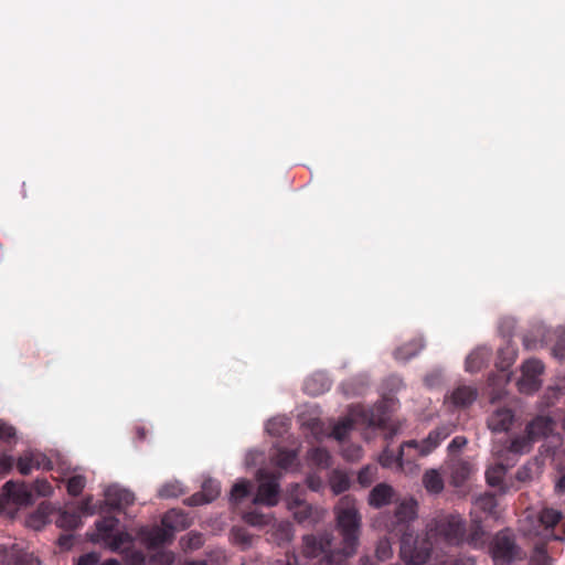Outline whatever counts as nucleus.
<instances>
[{"label": "nucleus", "mask_w": 565, "mask_h": 565, "mask_svg": "<svg viewBox=\"0 0 565 565\" xmlns=\"http://www.w3.org/2000/svg\"><path fill=\"white\" fill-rule=\"evenodd\" d=\"M551 539L554 541L565 542V524L562 525V533H552Z\"/></svg>", "instance_id": "61"}, {"label": "nucleus", "mask_w": 565, "mask_h": 565, "mask_svg": "<svg viewBox=\"0 0 565 565\" xmlns=\"http://www.w3.org/2000/svg\"><path fill=\"white\" fill-rule=\"evenodd\" d=\"M202 493L210 502L214 501L221 492L220 483L214 479H207L202 483Z\"/></svg>", "instance_id": "40"}, {"label": "nucleus", "mask_w": 565, "mask_h": 565, "mask_svg": "<svg viewBox=\"0 0 565 565\" xmlns=\"http://www.w3.org/2000/svg\"><path fill=\"white\" fill-rule=\"evenodd\" d=\"M489 360L487 350L478 349L472 351L466 359V371L475 373L480 371Z\"/></svg>", "instance_id": "22"}, {"label": "nucleus", "mask_w": 565, "mask_h": 565, "mask_svg": "<svg viewBox=\"0 0 565 565\" xmlns=\"http://www.w3.org/2000/svg\"><path fill=\"white\" fill-rule=\"evenodd\" d=\"M467 444V439L463 436H456L448 445V450L455 452L463 448Z\"/></svg>", "instance_id": "53"}, {"label": "nucleus", "mask_w": 565, "mask_h": 565, "mask_svg": "<svg viewBox=\"0 0 565 565\" xmlns=\"http://www.w3.org/2000/svg\"><path fill=\"white\" fill-rule=\"evenodd\" d=\"M330 488L334 494H341L350 487L349 477L339 470H334L330 476Z\"/></svg>", "instance_id": "27"}, {"label": "nucleus", "mask_w": 565, "mask_h": 565, "mask_svg": "<svg viewBox=\"0 0 565 565\" xmlns=\"http://www.w3.org/2000/svg\"><path fill=\"white\" fill-rule=\"evenodd\" d=\"M174 558V553L171 551H158L149 557L148 565H172Z\"/></svg>", "instance_id": "38"}, {"label": "nucleus", "mask_w": 565, "mask_h": 565, "mask_svg": "<svg viewBox=\"0 0 565 565\" xmlns=\"http://www.w3.org/2000/svg\"><path fill=\"white\" fill-rule=\"evenodd\" d=\"M81 516L76 512L64 511L60 514L56 524L66 530H74L81 525Z\"/></svg>", "instance_id": "30"}, {"label": "nucleus", "mask_w": 565, "mask_h": 565, "mask_svg": "<svg viewBox=\"0 0 565 565\" xmlns=\"http://www.w3.org/2000/svg\"><path fill=\"white\" fill-rule=\"evenodd\" d=\"M74 537L72 534H63L58 537V545L63 550H70L73 546Z\"/></svg>", "instance_id": "57"}, {"label": "nucleus", "mask_w": 565, "mask_h": 565, "mask_svg": "<svg viewBox=\"0 0 565 565\" xmlns=\"http://www.w3.org/2000/svg\"><path fill=\"white\" fill-rule=\"evenodd\" d=\"M47 510H49V505H46L45 503H42L38 508L35 513L31 516V520L38 521L40 523H44L45 522V518L47 515Z\"/></svg>", "instance_id": "54"}, {"label": "nucleus", "mask_w": 565, "mask_h": 565, "mask_svg": "<svg viewBox=\"0 0 565 565\" xmlns=\"http://www.w3.org/2000/svg\"><path fill=\"white\" fill-rule=\"evenodd\" d=\"M330 381L323 374H313L305 382V391L310 395H320L330 388Z\"/></svg>", "instance_id": "20"}, {"label": "nucleus", "mask_w": 565, "mask_h": 565, "mask_svg": "<svg viewBox=\"0 0 565 565\" xmlns=\"http://www.w3.org/2000/svg\"><path fill=\"white\" fill-rule=\"evenodd\" d=\"M162 525L174 534L175 531L188 529L191 525V520L184 511L171 509L163 515Z\"/></svg>", "instance_id": "15"}, {"label": "nucleus", "mask_w": 565, "mask_h": 565, "mask_svg": "<svg viewBox=\"0 0 565 565\" xmlns=\"http://www.w3.org/2000/svg\"><path fill=\"white\" fill-rule=\"evenodd\" d=\"M258 488L253 499L254 504L275 507L279 501L280 487L278 478L273 473L258 471Z\"/></svg>", "instance_id": "7"}, {"label": "nucleus", "mask_w": 565, "mask_h": 565, "mask_svg": "<svg viewBox=\"0 0 565 565\" xmlns=\"http://www.w3.org/2000/svg\"><path fill=\"white\" fill-rule=\"evenodd\" d=\"M99 562V555L95 552L86 553L81 555L77 559L76 565H97Z\"/></svg>", "instance_id": "51"}, {"label": "nucleus", "mask_w": 565, "mask_h": 565, "mask_svg": "<svg viewBox=\"0 0 565 565\" xmlns=\"http://www.w3.org/2000/svg\"><path fill=\"white\" fill-rule=\"evenodd\" d=\"M416 516L417 502L412 498L403 500L396 508L395 522L391 529V533L401 535L399 542L405 535H407V533H412L413 540H420L418 536H415L414 530L411 525V522H413Z\"/></svg>", "instance_id": "6"}, {"label": "nucleus", "mask_w": 565, "mask_h": 565, "mask_svg": "<svg viewBox=\"0 0 565 565\" xmlns=\"http://www.w3.org/2000/svg\"><path fill=\"white\" fill-rule=\"evenodd\" d=\"M486 539L487 533L483 530L480 519L473 518L469 526H467L465 543L473 548H480L484 545Z\"/></svg>", "instance_id": "17"}, {"label": "nucleus", "mask_w": 565, "mask_h": 565, "mask_svg": "<svg viewBox=\"0 0 565 565\" xmlns=\"http://www.w3.org/2000/svg\"><path fill=\"white\" fill-rule=\"evenodd\" d=\"M30 489L38 497H50L53 493V488L46 479H36Z\"/></svg>", "instance_id": "44"}, {"label": "nucleus", "mask_w": 565, "mask_h": 565, "mask_svg": "<svg viewBox=\"0 0 565 565\" xmlns=\"http://www.w3.org/2000/svg\"><path fill=\"white\" fill-rule=\"evenodd\" d=\"M508 445V450L515 455H523L531 450L532 445L534 443L533 438L525 433L524 435H519L511 438Z\"/></svg>", "instance_id": "23"}, {"label": "nucleus", "mask_w": 565, "mask_h": 565, "mask_svg": "<svg viewBox=\"0 0 565 565\" xmlns=\"http://www.w3.org/2000/svg\"><path fill=\"white\" fill-rule=\"evenodd\" d=\"M86 486V478L82 475H75L67 479L66 490L72 497H77L82 493Z\"/></svg>", "instance_id": "37"}, {"label": "nucleus", "mask_w": 565, "mask_h": 565, "mask_svg": "<svg viewBox=\"0 0 565 565\" xmlns=\"http://www.w3.org/2000/svg\"><path fill=\"white\" fill-rule=\"evenodd\" d=\"M516 478L521 481H524L526 479V472L525 470H519L516 473Z\"/></svg>", "instance_id": "63"}, {"label": "nucleus", "mask_w": 565, "mask_h": 565, "mask_svg": "<svg viewBox=\"0 0 565 565\" xmlns=\"http://www.w3.org/2000/svg\"><path fill=\"white\" fill-rule=\"evenodd\" d=\"M296 461V452L294 450L280 449L276 456V463L282 469L290 468Z\"/></svg>", "instance_id": "41"}, {"label": "nucleus", "mask_w": 565, "mask_h": 565, "mask_svg": "<svg viewBox=\"0 0 565 565\" xmlns=\"http://www.w3.org/2000/svg\"><path fill=\"white\" fill-rule=\"evenodd\" d=\"M451 565H476V559L472 556L459 557Z\"/></svg>", "instance_id": "58"}, {"label": "nucleus", "mask_w": 565, "mask_h": 565, "mask_svg": "<svg viewBox=\"0 0 565 565\" xmlns=\"http://www.w3.org/2000/svg\"><path fill=\"white\" fill-rule=\"evenodd\" d=\"M394 497V489L387 483L376 484L369 494V504L373 508L380 509L392 502Z\"/></svg>", "instance_id": "16"}, {"label": "nucleus", "mask_w": 565, "mask_h": 565, "mask_svg": "<svg viewBox=\"0 0 565 565\" xmlns=\"http://www.w3.org/2000/svg\"><path fill=\"white\" fill-rule=\"evenodd\" d=\"M375 554L379 561H386L393 555V550L388 540L384 539L377 543Z\"/></svg>", "instance_id": "46"}, {"label": "nucleus", "mask_w": 565, "mask_h": 565, "mask_svg": "<svg viewBox=\"0 0 565 565\" xmlns=\"http://www.w3.org/2000/svg\"><path fill=\"white\" fill-rule=\"evenodd\" d=\"M450 434L451 429L448 426L437 427L422 441L413 439L403 443L397 457L393 452L385 450L380 457V462L383 467H392L396 463L399 468L405 463H413L418 457L433 452Z\"/></svg>", "instance_id": "2"}, {"label": "nucleus", "mask_w": 565, "mask_h": 565, "mask_svg": "<svg viewBox=\"0 0 565 565\" xmlns=\"http://www.w3.org/2000/svg\"><path fill=\"white\" fill-rule=\"evenodd\" d=\"M353 428V422L349 418L338 423L333 430L332 435L338 440H343L349 435L350 430Z\"/></svg>", "instance_id": "45"}, {"label": "nucleus", "mask_w": 565, "mask_h": 565, "mask_svg": "<svg viewBox=\"0 0 565 565\" xmlns=\"http://www.w3.org/2000/svg\"><path fill=\"white\" fill-rule=\"evenodd\" d=\"M183 493L182 484L178 481L167 482L158 490V497L161 499L178 498Z\"/></svg>", "instance_id": "35"}, {"label": "nucleus", "mask_w": 565, "mask_h": 565, "mask_svg": "<svg viewBox=\"0 0 565 565\" xmlns=\"http://www.w3.org/2000/svg\"><path fill=\"white\" fill-rule=\"evenodd\" d=\"M423 484L430 493L437 494L444 490V479L436 469H429L424 473Z\"/></svg>", "instance_id": "24"}, {"label": "nucleus", "mask_w": 565, "mask_h": 565, "mask_svg": "<svg viewBox=\"0 0 565 565\" xmlns=\"http://www.w3.org/2000/svg\"><path fill=\"white\" fill-rule=\"evenodd\" d=\"M271 529H273V539L278 545L288 543L292 540L294 530H292V524L290 522H286V521L274 522L271 525Z\"/></svg>", "instance_id": "21"}, {"label": "nucleus", "mask_w": 565, "mask_h": 565, "mask_svg": "<svg viewBox=\"0 0 565 565\" xmlns=\"http://www.w3.org/2000/svg\"><path fill=\"white\" fill-rule=\"evenodd\" d=\"M514 422V414L512 409L501 407L494 411L488 418V427L493 433L508 431Z\"/></svg>", "instance_id": "12"}, {"label": "nucleus", "mask_w": 565, "mask_h": 565, "mask_svg": "<svg viewBox=\"0 0 565 565\" xmlns=\"http://www.w3.org/2000/svg\"><path fill=\"white\" fill-rule=\"evenodd\" d=\"M252 482L245 479L237 481L232 490L230 500L234 503H238L250 494L252 491Z\"/></svg>", "instance_id": "28"}, {"label": "nucleus", "mask_w": 565, "mask_h": 565, "mask_svg": "<svg viewBox=\"0 0 565 565\" xmlns=\"http://www.w3.org/2000/svg\"><path fill=\"white\" fill-rule=\"evenodd\" d=\"M15 437V429L8 423L0 420V439L9 441Z\"/></svg>", "instance_id": "50"}, {"label": "nucleus", "mask_w": 565, "mask_h": 565, "mask_svg": "<svg viewBox=\"0 0 565 565\" xmlns=\"http://www.w3.org/2000/svg\"><path fill=\"white\" fill-rule=\"evenodd\" d=\"M376 466H366L358 473V481L362 487H369L375 479Z\"/></svg>", "instance_id": "43"}, {"label": "nucleus", "mask_w": 565, "mask_h": 565, "mask_svg": "<svg viewBox=\"0 0 565 565\" xmlns=\"http://www.w3.org/2000/svg\"><path fill=\"white\" fill-rule=\"evenodd\" d=\"M180 544L184 551L199 550L204 544V537L201 533L190 532L181 539Z\"/></svg>", "instance_id": "34"}, {"label": "nucleus", "mask_w": 565, "mask_h": 565, "mask_svg": "<svg viewBox=\"0 0 565 565\" xmlns=\"http://www.w3.org/2000/svg\"><path fill=\"white\" fill-rule=\"evenodd\" d=\"M105 501L113 510L122 511L135 502V494L114 484L105 490Z\"/></svg>", "instance_id": "10"}, {"label": "nucleus", "mask_w": 565, "mask_h": 565, "mask_svg": "<svg viewBox=\"0 0 565 565\" xmlns=\"http://www.w3.org/2000/svg\"><path fill=\"white\" fill-rule=\"evenodd\" d=\"M119 520L115 516H105L96 522L97 532L90 536L94 543H103L113 552L119 551L124 545L130 544L132 537L129 533L117 531Z\"/></svg>", "instance_id": "4"}, {"label": "nucleus", "mask_w": 565, "mask_h": 565, "mask_svg": "<svg viewBox=\"0 0 565 565\" xmlns=\"http://www.w3.org/2000/svg\"><path fill=\"white\" fill-rule=\"evenodd\" d=\"M507 469L502 463L490 467L486 472V479L489 486L498 487L502 483Z\"/></svg>", "instance_id": "33"}, {"label": "nucleus", "mask_w": 565, "mask_h": 565, "mask_svg": "<svg viewBox=\"0 0 565 565\" xmlns=\"http://www.w3.org/2000/svg\"><path fill=\"white\" fill-rule=\"evenodd\" d=\"M127 565H148L146 555L141 551H130L126 554Z\"/></svg>", "instance_id": "47"}, {"label": "nucleus", "mask_w": 565, "mask_h": 565, "mask_svg": "<svg viewBox=\"0 0 565 565\" xmlns=\"http://www.w3.org/2000/svg\"><path fill=\"white\" fill-rule=\"evenodd\" d=\"M32 456L34 458L33 466L34 469H44V470H51L52 469V461L43 454L32 451Z\"/></svg>", "instance_id": "48"}, {"label": "nucleus", "mask_w": 565, "mask_h": 565, "mask_svg": "<svg viewBox=\"0 0 565 565\" xmlns=\"http://www.w3.org/2000/svg\"><path fill=\"white\" fill-rule=\"evenodd\" d=\"M183 565H207L206 561H189L185 562Z\"/></svg>", "instance_id": "62"}, {"label": "nucleus", "mask_w": 565, "mask_h": 565, "mask_svg": "<svg viewBox=\"0 0 565 565\" xmlns=\"http://www.w3.org/2000/svg\"><path fill=\"white\" fill-rule=\"evenodd\" d=\"M424 347L425 344L422 338L413 339L409 342L398 347L394 351V358L398 361L406 362L416 356L424 349Z\"/></svg>", "instance_id": "18"}, {"label": "nucleus", "mask_w": 565, "mask_h": 565, "mask_svg": "<svg viewBox=\"0 0 565 565\" xmlns=\"http://www.w3.org/2000/svg\"><path fill=\"white\" fill-rule=\"evenodd\" d=\"M173 535L174 534L171 532L170 529L164 527L162 525L161 527H154L151 531H149L147 540L150 546L157 547L171 542L173 540Z\"/></svg>", "instance_id": "25"}, {"label": "nucleus", "mask_w": 565, "mask_h": 565, "mask_svg": "<svg viewBox=\"0 0 565 565\" xmlns=\"http://www.w3.org/2000/svg\"><path fill=\"white\" fill-rule=\"evenodd\" d=\"M102 565H120L117 559H108L104 562Z\"/></svg>", "instance_id": "64"}, {"label": "nucleus", "mask_w": 565, "mask_h": 565, "mask_svg": "<svg viewBox=\"0 0 565 565\" xmlns=\"http://www.w3.org/2000/svg\"><path fill=\"white\" fill-rule=\"evenodd\" d=\"M477 398V390L472 386H458L451 394V401L456 406L466 407Z\"/></svg>", "instance_id": "19"}, {"label": "nucleus", "mask_w": 565, "mask_h": 565, "mask_svg": "<svg viewBox=\"0 0 565 565\" xmlns=\"http://www.w3.org/2000/svg\"><path fill=\"white\" fill-rule=\"evenodd\" d=\"M235 539L237 542L249 545L252 543V536L244 530H236L235 531Z\"/></svg>", "instance_id": "56"}, {"label": "nucleus", "mask_w": 565, "mask_h": 565, "mask_svg": "<svg viewBox=\"0 0 565 565\" xmlns=\"http://www.w3.org/2000/svg\"><path fill=\"white\" fill-rule=\"evenodd\" d=\"M562 518L563 515L561 511L553 508H544L536 516L537 527L534 526L533 529H530L529 533L539 535L541 534V527L544 531L553 530L561 522Z\"/></svg>", "instance_id": "13"}, {"label": "nucleus", "mask_w": 565, "mask_h": 565, "mask_svg": "<svg viewBox=\"0 0 565 565\" xmlns=\"http://www.w3.org/2000/svg\"><path fill=\"white\" fill-rule=\"evenodd\" d=\"M289 509L294 510V516L300 523L310 520L313 512V509L310 504L305 503L298 499L289 502Z\"/></svg>", "instance_id": "26"}, {"label": "nucleus", "mask_w": 565, "mask_h": 565, "mask_svg": "<svg viewBox=\"0 0 565 565\" xmlns=\"http://www.w3.org/2000/svg\"><path fill=\"white\" fill-rule=\"evenodd\" d=\"M555 423L547 416H537L526 427L527 433L534 441L548 436L554 429Z\"/></svg>", "instance_id": "14"}, {"label": "nucleus", "mask_w": 565, "mask_h": 565, "mask_svg": "<svg viewBox=\"0 0 565 565\" xmlns=\"http://www.w3.org/2000/svg\"><path fill=\"white\" fill-rule=\"evenodd\" d=\"M337 527L342 536V547L332 548L333 536L330 532L308 534L302 539L306 557H322L321 565H347V559L355 554L359 545L361 515L355 499L344 495L335 507Z\"/></svg>", "instance_id": "1"}, {"label": "nucleus", "mask_w": 565, "mask_h": 565, "mask_svg": "<svg viewBox=\"0 0 565 565\" xmlns=\"http://www.w3.org/2000/svg\"><path fill=\"white\" fill-rule=\"evenodd\" d=\"M515 361V353L510 349H501L498 352L497 366L501 371L508 370Z\"/></svg>", "instance_id": "39"}, {"label": "nucleus", "mask_w": 565, "mask_h": 565, "mask_svg": "<svg viewBox=\"0 0 565 565\" xmlns=\"http://www.w3.org/2000/svg\"><path fill=\"white\" fill-rule=\"evenodd\" d=\"M32 451H28L20 456L17 461V468L23 476H28L34 469Z\"/></svg>", "instance_id": "42"}, {"label": "nucleus", "mask_w": 565, "mask_h": 565, "mask_svg": "<svg viewBox=\"0 0 565 565\" xmlns=\"http://www.w3.org/2000/svg\"><path fill=\"white\" fill-rule=\"evenodd\" d=\"M0 554L2 562L8 565H41L38 557L31 553L23 552L17 544L10 547L1 546Z\"/></svg>", "instance_id": "11"}, {"label": "nucleus", "mask_w": 565, "mask_h": 565, "mask_svg": "<svg viewBox=\"0 0 565 565\" xmlns=\"http://www.w3.org/2000/svg\"><path fill=\"white\" fill-rule=\"evenodd\" d=\"M2 495L8 502L17 505H30L34 502V494L25 482H6L2 487Z\"/></svg>", "instance_id": "9"}, {"label": "nucleus", "mask_w": 565, "mask_h": 565, "mask_svg": "<svg viewBox=\"0 0 565 565\" xmlns=\"http://www.w3.org/2000/svg\"><path fill=\"white\" fill-rule=\"evenodd\" d=\"M310 461L321 468H328L331 465V456L324 448L317 447L309 451Z\"/></svg>", "instance_id": "32"}, {"label": "nucleus", "mask_w": 565, "mask_h": 565, "mask_svg": "<svg viewBox=\"0 0 565 565\" xmlns=\"http://www.w3.org/2000/svg\"><path fill=\"white\" fill-rule=\"evenodd\" d=\"M555 492L557 494H565V473L557 479L555 483Z\"/></svg>", "instance_id": "59"}, {"label": "nucleus", "mask_w": 565, "mask_h": 565, "mask_svg": "<svg viewBox=\"0 0 565 565\" xmlns=\"http://www.w3.org/2000/svg\"><path fill=\"white\" fill-rule=\"evenodd\" d=\"M489 552L494 565H510L516 558L519 547L508 532L501 531L490 542Z\"/></svg>", "instance_id": "5"}, {"label": "nucleus", "mask_w": 565, "mask_h": 565, "mask_svg": "<svg viewBox=\"0 0 565 565\" xmlns=\"http://www.w3.org/2000/svg\"><path fill=\"white\" fill-rule=\"evenodd\" d=\"M308 487L312 489L313 491H318L321 484V481L319 478L316 477H309L308 478Z\"/></svg>", "instance_id": "60"}, {"label": "nucleus", "mask_w": 565, "mask_h": 565, "mask_svg": "<svg viewBox=\"0 0 565 565\" xmlns=\"http://www.w3.org/2000/svg\"><path fill=\"white\" fill-rule=\"evenodd\" d=\"M210 503L205 494L202 491L196 492L184 500V504L188 507H199L202 504Z\"/></svg>", "instance_id": "49"}, {"label": "nucleus", "mask_w": 565, "mask_h": 565, "mask_svg": "<svg viewBox=\"0 0 565 565\" xmlns=\"http://www.w3.org/2000/svg\"><path fill=\"white\" fill-rule=\"evenodd\" d=\"M286 430L284 422H277L275 419L269 420L267 424V431L274 436H280Z\"/></svg>", "instance_id": "52"}, {"label": "nucleus", "mask_w": 565, "mask_h": 565, "mask_svg": "<svg viewBox=\"0 0 565 565\" xmlns=\"http://www.w3.org/2000/svg\"><path fill=\"white\" fill-rule=\"evenodd\" d=\"M544 371V365L541 361L530 359L522 365V376L518 381V387L521 393L532 394L540 388V375Z\"/></svg>", "instance_id": "8"}, {"label": "nucleus", "mask_w": 565, "mask_h": 565, "mask_svg": "<svg viewBox=\"0 0 565 565\" xmlns=\"http://www.w3.org/2000/svg\"><path fill=\"white\" fill-rule=\"evenodd\" d=\"M498 502L495 495L492 493H484L479 495L475 501V507L488 514L495 512Z\"/></svg>", "instance_id": "31"}, {"label": "nucleus", "mask_w": 565, "mask_h": 565, "mask_svg": "<svg viewBox=\"0 0 565 565\" xmlns=\"http://www.w3.org/2000/svg\"><path fill=\"white\" fill-rule=\"evenodd\" d=\"M13 466V458L11 456H8V455H0V469L3 471V472H8L11 470Z\"/></svg>", "instance_id": "55"}, {"label": "nucleus", "mask_w": 565, "mask_h": 565, "mask_svg": "<svg viewBox=\"0 0 565 565\" xmlns=\"http://www.w3.org/2000/svg\"><path fill=\"white\" fill-rule=\"evenodd\" d=\"M467 532V523L458 513L440 515L434 519L427 525L426 536L418 540L420 543H427L429 546V555L433 545L444 543L448 546H461L465 543V534Z\"/></svg>", "instance_id": "3"}, {"label": "nucleus", "mask_w": 565, "mask_h": 565, "mask_svg": "<svg viewBox=\"0 0 565 565\" xmlns=\"http://www.w3.org/2000/svg\"><path fill=\"white\" fill-rule=\"evenodd\" d=\"M529 565H552L545 544H536Z\"/></svg>", "instance_id": "36"}, {"label": "nucleus", "mask_w": 565, "mask_h": 565, "mask_svg": "<svg viewBox=\"0 0 565 565\" xmlns=\"http://www.w3.org/2000/svg\"><path fill=\"white\" fill-rule=\"evenodd\" d=\"M243 520L252 526L264 527L271 523L273 518L269 514H264L257 510H252L244 513Z\"/></svg>", "instance_id": "29"}]
</instances>
